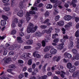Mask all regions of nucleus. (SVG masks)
<instances>
[{"mask_svg":"<svg viewBox=\"0 0 79 79\" xmlns=\"http://www.w3.org/2000/svg\"><path fill=\"white\" fill-rule=\"evenodd\" d=\"M38 28L37 26H35L34 27V24L32 23H30L27 27V33H31L32 32H35L37 29Z\"/></svg>","mask_w":79,"mask_h":79,"instance_id":"1","label":"nucleus"},{"mask_svg":"<svg viewBox=\"0 0 79 79\" xmlns=\"http://www.w3.org/2000/svg\"><path fill=\"white\" fill-rule=\"evenodd\" d=\"M29 55H31V53H28L27 54L26 53H24L23 54L20 56V58H21L25 61H26V60H27L28 59L30 58V57L29 56Z\"/></svg>","mask_w":79,"mask_h":79,"instance_id":"2","label":"nucleus"},{"mask_svg":"<svg viewBox=\"0 0 79 79\" xmlns=\"http://www.w3.org/2000/svg\"><path fill=\"white\" fill-rule=\"evenodd\" d=\"M52 31H53V28L52 27H51L48 30H43L41 34L42 35V34H44L45 33H46V34H50V33L52 32Z\"/></svg>","mask_w":79,"mask_h":79,"instance_id":"3","label":"nucleus"},{"mask_svg":"<svg viewBox=\"0 0 79 79\" xmlns=\"http://www.w3.org/2000/svg\"><path fill=\"white\" fill-rule=\"evenodd\" d=\"M55 73L56 74H57V75L60 74L61 77H63V78H64V75H65V72L63 71H61L60 72L59 71H56L55 72Z\"/></svg>","mask_w":79,"mask_h":79,"instance_id":"4","label":"nucleus"},{"mask_svg":"<svg viewBox=\"0 0 79 79\" xmlns=\"http://www.w3.org/2000/svg\"><path fill=\"white\" fill-rule=\"evenodd\" d=\"M72 76L73 77H77L79 76V72L76 71L72 74Z\"/></svg>","mask_w":79,"mask_h":79,"instance_id":"5","label":"nucleus"},{"mask_svg":"<svg viewBox=\"0 0 79 79\" xmlns=\"http://www.w3.org/2000/svg\"><path fill=\"white\" fill-rule=\"evenodd\" d=\"M64 18L66 21H69L72 18V17L69 15H66L64 17Z\"/></svg>","mask_w":79,"mask_h":79,"instance_id":"6","label":"nucleus"},{"mask_svg":"<svg viewBox=\"0 0 79 79\" xmlns=\"http://www.w3.org/2000/svg\"><path fill=\"white\" fill-rule=\"evenodd\" d=\"M17 16L19 17H22L23 16V12L21 10H19V12L17 13Z\"/></svg>","mask_w":79,"mask_h":79,"instance_id":"7","label":"nucleus"},{"mask_svg":"<svg viewBox=\"0 0 79 79\" xmlns=\"http://www.w3.org/2000/svg\"><path fill=\"white\" fill-rule=\"evenodd\" d=\"M33 56L35 57H36L37 58H39L41 57V55L38 54H36V52L35 51L33 53Z\"/></svg>","mask_w":79,"mask_h":79,"instance_id":"8","label":"nucleus"},{"mask_svg":"<svg viewBox=\"0 0 79 79\" xmlns=\"http://www.w3.org/2000/svg\"><path fill=\"white\" fill-rule=\"evenodd\" d=\"M17 39L18 43L20 44L23 43V40H21L22 39V37L20 36H18L17 37Z\"/></svg>","mask_w":79,"mask_h":79,"instance_id":"9","label":"nucleus"},{"mask_svg":"<svg viewBox=\"0 0 79 79\" xmlns=\"http://www.w3.org/2000/svg\"><path fill=\"white\" fill-rule=\"evenodd\" d=\"M76 67L74 66H72V68L70 69L69 70V72L70 73H73L75 71V70H76Z\"/></svg>","mask_w":79,"mask_h":79,"instance_id":"10","label":"nucleus"},{"mask_svg":"<svg viewBox=\"0 0 79 79\" xmlns=\"http://www.w3.org/2000/svg\"><path fill=\"white\" fill-rule=\"evenodd\" d=\"M57 24L59 26H63L64 24V21H61L57 22Z\"/></svg>","mask_w":79,"mask_h":79,"instance_id":"11","label":"nucleus"},{"mask_svg":"<svg viewBox=\"0 0 79 79\" xmlns=\"http://www.w3.org/2000/svg\"><path fill=\"white\" fill-rule=\"evenodd\" d=\"M64 56H66L68 58H72V56L69 53H67V52H65L64 53Z\"/></svg>","mask_w":79,"mask_h":79,"instance_id":"12","label":"nucleus"},{"mask_svg":"<svg viewBox=\"0 0 79 79\" xmlns=\"http://www.w3.org/2000/svg\"><path fill=\"white\" fill-rule=\"evenodd\" d=\"M29 12H27L26 13V17H27V21H29L31 19L30 15Z\"/></svg>","mask_w":79,"mask_h":79,"instance_id":"13","label":"nucleus"},{"mask_svg":"<svg viewBox=\"0 0 79 79\" xmlns=\"http://www.w3.org/2000/svg\"><path fill=\"white\" fill-rule=\"evenodd\" d=\"M6 21L4 20H2L1 21V25L2 26H5V25H6Z\"/></svg>","mask_w":79,"mask_h":79,"instance_id":"14","label":"nucleus"},{"mask_svg":"<svg viewBox=\"0 0 79 79\" xmlns=\"http://www.w3.org/2000/svg\"><path fill=\"white\" fill-rule=\"evenodd\" d=\"M73 41H70V44L69 46V49H71L73 47Z\"/></svg>","mask_w":79,"mask_h":79,"instance_id":"15","label":"nucleus"},{"mask_svg":"<svg viewBox=\"0 0 79 79\" xmlns=\"http://www.w3.org/2000/svg\"><path fill=\"white\" fill-rule=\"evenodd\" d=\"M35 35L36 36H38V37H41L42 35V34L40 32L37 31L35 33Z\"/></svg>","mask_w":79,"mask_h":79,"instance_id":"16","label":"nucleus"},{"mask_svg":"<svg viewBox=\"0 0 79 79\" xmlns=\"http://www.w3.org/2000/svg\"><path fill=\"white\" fill-rule=\"evenodd\" d=\"M50 15V13L48 11H46L44 13V15L45 17L47 18V17H48V16Z\"/></svg>","mask_w":79,"mask_h":79,"instance_id":"17","label":"nucleus"},{"mask_svg":"<svg viewBox=\"0 0 79 79\" xmlns=\"http://www.w3.org/2000/svg\"><path fill=\"white\" fill-rule=\"evenodd\" d=\"M44 49L45 50H53V47L52 46H46Z\"/></svg>","mask_w":79,"mask_h":79,"instance_id":"18","label":"nucleus"},{"mask_svg":"<svg viewBox=\"0 0 79 79\" xmlns=\"http://www.w3.org/2000/svg\"><path fill=\"white\" fill-rule=\"evenodd\" d=\"M52 58V55L49 54H47L44 55V57L45 58Z\"/></svg>","mask_w":79,"mask_h":79,"instance_id":"19","label":"nucleus"},{"mask_svg":"<svg viewBox=\"0 0 79 79\" xmlns=\"http://www.w3.org/2000/svg\"><path fill=\"white\" fill-rule=\"evenodd\" d=\"M67 67L68 69H70L71 68H72V64L71 63H68L67 64Z\"/></svg>","mask_w":79,"mask_h":79,"instance_id":"20","label":"nucleus"},{"mask_svg":"<svg viewBox=\"0 0 79 79\" xmlns=\"http://www.w3.org/2000/svg\"><path fill=\"white\" fill-rule=\"evenodd\" d=\"M33 43V41L32 40H28L27 42V44L28 45H32Z\"/></svg>","mask_w":79,"mask_h":79,"instance_id":"21","label":"nucleus"},{"mask_svg":"<svg viewBox=\"0 0 79 79\" xmlns=\"http://www.w3.org/2000/svg\"><path fill=\"white\" fill-rule=\"evenodd\" d=\"M10 61H11V58H6L4 60V63H9Z\"/></svg>","mask_w":79,"mask_h":79,"instance_id":"22","label":"nucleus"},{"mask_svg":"<svg viewBox=\"0 0 79 79\" xmlns=\"http://www.w3.org/2000/svg\"><path fill=\"white\" fill-rule=\"evenodd\" d=\"M50 52L51 54H55L57 52V51L56 50H51Z\"/></svg>","mask_w":79,"mask_h":79,"instance_id":"23","label":"nucleus"},{"mask_svg":"<svg viewBox=\"0 0 79 79\" xmlns=\"http://www.w3.org/2000/svg\"><path fill=\"white\" fill-rule=\"evenodd\" d=\"M47 78V76L44 75L39 77L38 79H46Z\"/></svg>","mask_w":79,"mask_h":79,"instance_id":"24","label":"nucleus"},{"mask_svg":"<svg viewBox=\"0 0 79 79\" xmlns=\"http://www.w3.org/2000/svg\"><path fill=\"white\" fill-rule=\"evenodd\" d=\"M47 78V76L44 75L39 77L38 79H46Z\"/></svg>","mask_w":79,"mask_h":79,"instance_id":"25","label":"nucleus"},{"mask_svg":"<svg viewBox=\"0 0 79 79\" xmlns=\"http://www.w3.org/2000/svg\"><path fill=\"white\" fill-rule=\"evenodd\" d=\"M75 36L76 37H78L79 36V30H77L75 34Z\"/></svg>","mask_w":79,"mask_h":79,"instance_id":"26","label":"nucleus"},{"mask_svg":"<svg viewBox=\"0 0 79 79\" xmlns=\"http://www.w3.org/2000/svg\"><path fill=\"white\" fill-rule=\"evenodd\" d=\"M53 6L50 4H48L47 6V9H51L52 8Z\"/></svg>","mask_w":79,"mask_h":79,"instance_id":"27","label":"nucleus"},{"mask_svg":"<svg viewBox=\"0 0 79 79\" xmlns=\"http://www.w3.org/2000/svg\"><path fill=\"white\" fill-rule=\"evenodd\" d=\"M60 17L59 15H57L55 17V20L56 21H58L59 20V19H60Z\"/></svg>","mask_w":79,"mask_h":79,"instance_id":"28","label":"nucleus"},{"mask_svg":"<svg viewBox=\"0 0 79 79\" xmlns=\"http://www.w3.org/2000/svg\"><path fill=\"white\" fill-rule=\"evenodd\" d=\"M10 8L8 7H4L3 8V10L6 11H8L10 10Z\"/></svg>","mask_w":79,"mask_h":79,"instance_id":"29","label":"nucleus"},{"mask_svg":"<svg viewBox=\"0 0 79 79\" xmlns=\"http://www.w3.org/2000/svg\"><path fill=\"white\" fill-rule=\"evenodd\" d=\"M16 33V31L15 30H13L11 32V35H15Z\"/></svg>","mask_w":79,"mask_h":79,"instance_id":"30","label":"nucleus"},{"mask_svg":"<svg viewBox=\"0 0 79 79\" xmlns=\"http://www.w3.org/2000/svg\"><path fill=\"white\" fill-rule=\"evenodd\" d=\"M76 44H77V48H79V39H77Z\"/></svg>","mask_w":79,"mask_h":79,"instance_id":"31","label":"nucleus"},{"mask_svg":"<svg viewBox=\"0 0 79 79\" xmlns=\"http://www.w3.org/2000/svg\"><path fill=\"white\" fill-rule=\"evenodd\" d=\"M42 47H45L46 43L44 40H43L41 42Z\"/></svg>","mask_w":79,"mask_h":79,"instance_id":"32","label":"nucleus"},{"mask_svg":"<svg viewBox=\"0 0 79 79\" xmlns=\"http://www.w3.org/2000/svg\"><path fill=\"white\" fill-rule=\"evenodd\" d=\"M40 27L41 28V29H45L46 27H47V26L44 25H42L40 26Z\"/></svg>","mask_w":79,"mask_h":79,"instance_id":"33","label":"nucleus"},{"mask_svg":"<svg viewBox=\"0 0 79 79\" xmlns=\"http://www.w3.org/2000/svg\"><path fill=\"white\" fill-rule=\"evenodd\" d=\"M19 7L20 9L22 10V9H23V7H24V4L23 3H21L19 5Z\"/></svg>","mask_w":79,"mask_h":79,"instance_id":"34","label":"nucleus"},{"mask_svg":"<svg viewBox=\"0 0 79 79\" xmlns=\"http://www.w3.org/2000/svg\"><path fill=\"white\" fill-rule=\"evenodd\" d=\"M63 44H61L59 45V48L60 50H62L63 48Z\"/></svg>","mask_w":79,"mask_h":79,"instance_id":"35","label":"nucleus"},{"mask_svg":"<svg viewBox=\"0 0 79 79\" xmlns=\"http://www.w3.org/2000/svg\"><path fill=\"white\" fill-rule=\"evenodd\" d=\"M65 28L67 30H68L70 28V26H69V25L67 24L65 26Z\"/></svg>","mask_w":79,"mask_h":79,"instance_id":"36","label":"nucleus"},{"mask_svg":"<svg viewBox=\"0 0 79 79\" xmlns=\"http://www.w3.org/2000/svg\"><path fill=\"white\" fill-rule=\"evenodd\" d=\"M75 60H78L79 59V53H77L76 56L75 57Z\"/></svg>","mask_w":79,"mask_h":79,"instance_id":"37","label":"nucleus"},{"mask_svg":"<svg viewBox=\"0 0 79 79\" xmlns=\"http://www.w3.org/2000/svg\"><path fill=\"white\" fill-rule=\"evenodd\" d=\"M7 71L9 73H10L11 74H14V73L12 72L13 71V69H7Z\"/></svg>","mask_w":79,"mask_h":79,"instance_id":"38","label":"nucleus"},{"mask_svg":"<svg viewBox=\"0 0 79 79\" xmlns=\"http://www.w3.org/2000/svg\"><path fill=\"white\" fill-rule=\"evenodd\" d=\"M23 25V21L21 20L20 21V22L18 23V26L19 27H21Z\"/></svg>","mask_w":79,"mask_h":79,"instance_id":"39","label":"nucleus"},{"mask_svg":"<svg viewBox=\"0 0 79 79\" xmlns=\"http://www.w3.org/2000/svg\"><path fill=\"white\" fill-rule=\"evenodd\" d=\"M14 55V52L13 51H10L9 53L8 56H12V55Z\"/></svg>","mask_w":79,"mask_h":79,"instance_id":"40","label":"nucleus"},{"mask_svg":"<svg viewBox=\"0 0 79 79\" xmlns=\"http://www.w3.org/2000/svg\"><path fill=\"white\" fill-rule=\"evenodd\" d=\"M32 59H30L28 61L27 64H28L29 65H31V64H32Z\"/></svg>","mask_w":79,"mask_h":79,"instance_id":"41","label":"nucleus"},{"mask_svg":"<svg viewBox=\"0 0 79 79\" xmlns=\"http://www.w3.org/2000/svg\"><path fill=\"white\" fill-rule=\"evenodd\" d=\"M2 18H3L4 19V21H6L7 19H8V17L6 15H2Z\"/></svg>","mask_w":79,"mask_h":79,"instance_id":"42","label":"nucleus"},{"mask_svg":"<svg viewBox=\"0 0 79 79\" xmlns=\"http://www.w3.org/2000/svg\"><path fill=\"white\" fill-rule=\"evenodd\" d=\"M58 35L57 33H56L55 34L53 35H52V39H55L56 37V36H58Z\"/></svg>","mask_w":79,"mask_h":79,"instance_id":"43","label":"nucleus"},{"mask_svg":"<svg viewBox=\"0 0 79 79\" xmlns=\"http://www.w3.org/2000/svg\"><path fill=\"white\" fill-rule=\"evenodd\" d=\"M53 42L55 43H58L59 42V39L58 38H56L53 40Z\"/></svg>","mask_w":79,"mask_h":79,"instance_id":"44","label":"nucleus"},{"mask_svg":"<svg viewBox=\"0 0 79 79\" xmlns=\"http://www.w3.org/2000/svg\"><path fill=\"white\" fill-rule=\"evenodd\" d=\"M29 12L30 15H35V12L34 11L30 10L29 11Z\"/></svg>","mask_w":79,"mask_h":79,"instance_id":"45","label":"nucleus"},{"mask_svg":"<svg viewBox=\"0 0 79 79\" xmlns=\"http://www.w3.org/2000/svg\"><path fill=\"white\" fill-rule=\"evenodd\" d=\"M72 52L73 54L76 55V54H77V51L76 50H72Z\"/></svg>","mask_w":79,"mask_h":79,"instance_id":"46","label":"nucleus"},{"mask_svg":"<svg viewBox=\"0 0 79 79\" xmlns=\"http://www.w3.org/2000/svg\"><path fill=\"white\" fill-rule=\"evenodd\" d=\"M31 48V46H27L24 47L25 49H30Z\"/></svg>","mask_w":79,"mask_h":79,"instance_id":"47","label":"nucleus"},{"mask_svg":"<svg viewBox=\"0 0 79 79\" xmlns=\"http://www.w3.org/2000/svg\"><path fill=\"white\" fill-rule=\"evenodd\" d=\"M31 9L32 10H35V11H37V8L36 7H31Z\"/></svg>","mask_w":79,"mask_h":79,"instance_id":"48","label":"nucleus"},{"mask_svg":"<svg viewBox=\"0 0 79 79\" xmlns=\"http://www.w3.org/2000/svg\"><path fill=\"white\" fill-rule=\"evenodd\" d=\"M62 33L63 34H64L66 32H65L66 31V30H65V29L64 28H62Z\"/></svg>","mask_w":79,"mask_h":79,"instance_id":"49","label":"nucleus"},{"mask_svg":"<svg viewBox=\"0 0 79 79\" xmlns=\"http://www.w3.org/2000/svg\"><path fill=\"white\" fill-rule=\"evenodd\" d=\"M49 21H50V20L49 19H47L44 21V22L43 23L44 24H46L47 23H48V22H49Z\"/></svg>","mask_w":79,"mask_h":79,"instance_id":"50","label":"nucleus"},{"mask_svg":"<svg viewBox=\"0 0 79 79\" xmlns=\"http://www.w3.org/2000/svg\"><path fill=\"white\" fill-rule=\"evenodd\" d=\"M50 1L53 3H56L57 2V0H50Z\"/></svg>","mask_w":79,"mask_h":79,"instance_id":"51","label":"nucleus"},{"mask_svg":"<svg viewBox=\"0 0 79 79\" xmlns=\"http://www.w3.org/2000/svg\"><path fill=\"white\" fill-rule=\"evenodd\" d=\"M60 58H61V56H58L57 57V59L56 60V61H57V62H58V61H59Z\"/></svg>","mask_w":79,"mask_h":79,"instance_id":"52","label":"nucleus"},{"mask_svg":"<svg viewBox=\"0 0 79 79\" xmlns=\"http://www.w3.org/2000/svg\"><path fill=\"white\" fill-rule=\"evenodd\" d=\"M8 51L6 50H5L3 52L4 55H6V54H7V53H8Z\"/></svg>","mask_w":79,"mask_h":79,"instance_id":"53","label":"nucleus"},{"mask_svg":"<svg viewBox=\"0 0 79 79\" xmlns=\"http://www.w3.org/2000/svg\"><path fill=\"white\" fill-rule=\"evenodd\" d=\"M14 21L15 23H18V19L17 18H15Z\"/></svg>","mask_w":79,"mask_h":79,"instance_id":"54","label":"nucleus"},{"mask_svg":"<svg viewBox=\"0 0 79 79\" xmlns=\"http://www.w3.org/2000/svg\"><path fill=\"white\" fill-rule=\"evenodd\" d=\"M10 68H15V65L13 64H11L9 66Z\"/></svg>","mask_w":79,"mask_h":79,"instance_id":"55","label":"nucleus"},{"mask_svg":"<svg viewBox=\"0 0 79 79\" xmlns=\"http://www.w3.org/2000/svg\"><path fill=\"white\" fill-rule=\"evenodd\" d=\"M60 43H62L61 44H63V45H64V40H63V39H61L60 40Z\"/></svg>","mask_w":79,"mask_h":79,"instance_id":"56","label":"nucleus"},{"mask_svg":"<svg viewBox=\"0 0 79 79\" xmlns=\"http://www.w3.org/2000/svg\"><path fill=\"white\" fill-rule=\"evenodd\" d=\"M77 0H73L72 2V4H76V3H77Z\"/></svg>","mask_w":79,"mask_h":79,"instance_id":"57","label":"nucleus"},{"mask_svg":"<svg viewBox=\"0 0 79 79\" xmlns=\"http://www.w3.org/2000/svg\"><path fill=\"white\" fill-rule=\"evenodd\" d=\"M23 77V75L22 74H20L19 76V78L20 79H22Z\"/></svg>","mask_w":79,"mask_h":79,"instance_id":"58","label":"nucleus"},{"mask_svg":"<svg viewBox=\"0 0 79 79\" xmlns=\"http://www.w3.org/2000/svg\"><path fill=\"white\" fill-rule=\"evenodd\" d=\"M43 4L42 3H40L38 5V7H39V8H41V7H42L43 6Z\"/></svg>","mask_w":79,"mask_h":79,"instance_id":"59","label":"nucleus"},{"mask_svg":"<svg viewBox=\"0 0 79 79\" xmlns=\"http://www.w3.org/2000/svg\"><path fill=\"white\" fill-rule=\"evenodd\" d=\"M19 63H20L21 64H22V63H24V62H23V60H18Z\"/></svg>","mask_w":79,"mask_h":79,"instance_id":"60","label":"nucleus"},{"mask_svg":"<svg viewBox=\"0 0 79 79\" xmlns=\"http://www.w3.org/2000/svg\"><path fill=\"white\" fill-rule=\"evenodd\" d=\"M37 45L38 46H39V48H36V49H37H37H39V48H40V47H41V44H40V43H38L37 44Z\"/></svg>","mask_w":79,"mask_h":79,"instance_id":"61","label":"nucleus"},{"mask_svg":"<svg viewBox=\"0 0 79 79\" xmlns=\"http://www.w3.org/2000/svg\"><path fill=\"white\" fill-rule=\"evenodd\" d=\"M9 2V0H2V2L4 3H8Z\"/></svg>","mask_w":79,"mask_h":79,"instance_id":"62","label":"nucleus"},{"mask_svg":"<svg viewBox=\"0 0 79 79\" xmlns=\"http://www.w3.org/2000/svg\"><path fill=\"white\" fill-rule=\"evenodd\" d=\"M63 38L65 39H68V37L67 35H64Z\"/></svg>","mask_w":79,"mask_h":79,"instance_id":"63","label":"nucleus"},{"mask_svg":"<svg viewBox=\"0 0 79 79\" xmlns=\"http://www.w3.org/2000/svg\"><path fill=\"white\" fill-rule=\"evenodd\" d=\"M79 64V61H77L75 62L74 64L75 66H78V65Z\"/></svg>","mask_w":79,"mask_h":79,"instance_id":"64","label":"nucleus"}]
</instances>
